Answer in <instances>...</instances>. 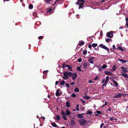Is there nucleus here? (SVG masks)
Masks as SVG:
<instances>
[{"instance_id": "63", "label": "nucleus", "mask_w": 128, "mask_h": 128, "mask_svg": "<svg viewBox=\"0 0 128 128\" xmlns=\"http://www.w3.org/2000/svg\"><path fill=\"white\" fill-rule=\"evenodd\" d=\"M41 118L43 120H44L45 119V118L44 117L41 116Z\"/></svg>"}, {"instance_id": "29", "label": "nucleus", "mask_w": 128, "mask_h": 128, "mask_svg": "<svg viewBox=\"0 0 128 128\" xmlns=\"http://www.w3.org/2000/svg\"><path fill=\"white\" fill-rule=\"evenodd\" d=\"M52 10V9L51 8H50V7H49V8L48 9L47 12H48V13H50V12Z\"/></svg>"}, {"instance_id": "23", "label": "nucleus", "mask_w": 128, "mask_h": 128, "mask_svg": "<svg viewBox=\"0 0 128 128\" xmlns=\"http://www.w3.org/2000/svg\"><path fill=\"white\" fill-rule=\"evenodd\" d=\"M116 66L115 65H114L113 66V68H112V70H112L113 71H114L116 69Z\"/></svg>"}, {"instance_id": "27", "label": "nucleus", "mask_w": 128, "mask_h": 128, "mask_svg": "<svg viewBox=\"0 0 128 128\" xmlns=\"http://www.w3.org/2000/svg\"><path fill=\"white\" fill-rule=\"evenodd\" d=\"M126 25L128 28V19L127 18H126Z\"/></svg>"}, {"instance_id": "28", "label": "nucleus", "mask_w": 128, "mask_h": 128, "mask_svg": "<svg viewBox=\"0 0 128 128\" xmlns=\"http://www.w3.org/2000/svg\"><path fill=\"white\" fill-rule=\"evenodd\" d=\"M107 67V66L106 64H104L102 65V68H106Z\"/></svg>"}, {"instance_id": "57", "label": "nucleus", "mask_w": 128, "mask_h": 128, "mask_svg": "<svg viewBox=\"0 0 128 128\" xmlns=\"http://www.w3.org/2000/svg\"><path fill=\"white\" fill-rule=\"evenodd\" d=\"M112 47L113 49V50H114L115 49V46L114 45L112 46Z\"/></svg>"}, {"instance_id": "20", "label": "nucleus", "mask_w": 128, "mask_h": 128, "mask_svg": "<svg viewBox=\"0 0 128 128\" xmlns=\"http://www.w3.org/2000/svg\"><path fill=\"white\" fill-rule=\"evenodd\" d=\"M87 64L86 63H85L83 64L82 65V66H83V67L84 68H85L87 67Z\"/></svg>"}, {"instance_id": "42", "label": "nucleus", "mask_w": 128, "mask_h": 128, "mask_svg": "<svg viewBox=\"0 0 128 128\" xmlns=\"http://www.w3.org/2000/svg\"><path fill=\"white\" fill-rule=\"evenodd\" d=\"M79 107V105L78 104L77 106L76 107V109L77 111H78L79 110V108H78Z\"/></svg>"}, {"instance_id": "21", "label": "nucleus", "mask_w": 128, "mask_h": 128, "mask_svg": "<svg viewBox=\"0 0 128 128\" xmlns=\"http://www.w3.org/2000/svg\"><path fill=\"white\" fill-rule=\"evenodd\" d=\"M112 81L116 86H118V84L116 81L115 80H113Z\"/></svg>"}, {"instance_id": "51", "label": "nucleus", "mask_w": 128, "mask_h": 128, "mask_svg": "<svg viewBox=\"0 0 128 128\" xmlns=\"http://www.w3.org/2000/svg\"><path fill=\"white\" fill-rule=\"evenodd\" d=\"M85 98L87 99H88L90 98V97L88 96H86Z\"/></svg>"}, {"instance_id": "24", "label": "nucleus", "mask_w": 128, "mask_h": 128, "mask_svg": "<svg viewBox=\"0 0 128 128\" xmlns=\"http://www.w3.org/2000/svg\"><path fill=\"white\" fill-rule=\"evenodd\" d=\"M61 114L62 115H63L64 116H66V114L63 111H62L61 112Z\"/></svg>"}, {"instance_id": "30", "label": "nucleus", "mask_w": 128, "mask_h": 128, "mask_svg": "<svg viewBox=\"0 0 128 128\" xmlns=\"http://www.w3.org/2000/svg\"><path fill=\"white\" fill-rule=\"evenodd\" d=\"M56 118L57 120H58L60 119V117L59 115H56Z\"/></svg>"}, {"instance_id": "44", "label": "nucleus", "mask_w": 128, "mask_h": 128, "mask_svg": "<svg viewBox=\"0 0 128 128\" xmlns=\"http://www.w3.org/2000/svg\"><path fill=\"white\" fill-rule=\"evenodd\" d=\"M98 66L99 67V68L98 69V70L100 72L102 70V68L100 67L99 66Z\"/></svg>"}, {"instance_id": "47", "label": "nucleus", "mask_w": 128, "mask_h": 128, "mask_svg": "<svg viewBox=\"0 0 128 128\" xmlns=\"http://www.w3.org/2000/svg\"><path fill=\"white\" fill-rule=\"evenodd\" d=\"M66 116H63V118L65 120H67V119Z\"/></svg>"}, {"instance_id": "53", "label": "nucleus", "mask_w": 128, "mask_h": 128, "mask_svg": "<svg viewBox=\"0 0 128 128\" xmlns=\"http://www.w3.org/2000/svg\"><path fill=\"white\" fill-rule=\"evenodd\" d=\"M98 76H97L95 78L94 80H98Z\"/></svg>"}, {"instance_id": "33", "label": "nucleus", "mask_w": 128, "mask_h": 128, "mask_svg": "<svg viewBox=\"0 0 128 128\" xmlns=\"http://www.w3.org/2000/svg\"><path fill=\"white\" fill-rule=\"evenodd\" d=\"M66 106L68 107H69L70 106V103L69 102H66Z\"/></svg>"}, {"instance_id": "50", "label": "nucleus", "mask_w": 128, "mask_h": 128, "mask_svg": "<svg viewBox=\"0 0 128 128\" xmlns=\"http://www.w3.org/2000/svg\"><path fill=\"white\" fill-rule=\"evenodd\" d=\"M43 38V36H39L38 37V39H42Z\"/></svg>"}, {"instance_id": "54", "label": "nucleus", "mask_w": 128, "mask_h": 128, "mask_svg": "<svg viewBox=\"0 0 128 128\" xmlns=\"http://www.w3.org/2000/svg\"><path fill=\"white\" fill-rule=\"evenodd\" d=\"M48 72V70H46L44 71L43 72V73L44 74V73H47Z\"/></svg>"}, {"instance_id": "14", "label": "nucleus", "mask_w": 128, "mask_h": 128, "mask_svg": "<svg viewBox=\"0 0 128 128\" xmlns=\"http://www.w3.org/2000/svg\"><path fill=\"white\" fill-rule=\"evenodd\" d=\"M66 115H67L68 116H69L70 114V112L68 109L66 110Z\"/></svg>"}, {"instance_id": "52", "label": "nucleus", "mask_w": 128, "mask_h": 128, "mask_svg": "<svg viewBox=\"0 0 128 128\" xmlns=\"http://www.w3.org/2000/svg\"><path fill=\"white\" fill-rule=\"evenodd\" d=\"M106 84V83H104L102 85V88H103V87L104 86H106V84Z\"/></svg>"}, {"instance_id": "34", "label": "nucleus", "mask_w": 128, "mask_h": 128, "mask_svg": "<svg viewBox=\"0 0 128 128\" xmlns=\"http://www.w3.org/2000/svg\"><path fill=\"white\" fill-rule=\"evenodd\" d=\"M80 45H82L84 44V42L83 41H81L80 42Z\"/></svg>"}, {"instance_id": "39", "label": "nucleus", "mask_w": 128, "mask_h": 128, "mask_svg": "<svg viewBox=\"0 0 128 128\" xmlns=\"http://www.w3.org/2000/svg\"><path fill=\"white\" fill-rule=\"evenodd\" d=\"M110 38H107L106 40V42H109L110 41Z\"/></svg>"}, {"instance_id": "3", "label": "nucleus", "mask_w": 128, "mask_h": 128, "mask_svg": "<svg viewBox=\"0 0 128 128\" xmlns=\"http://www.w3.org/2000/svg\"><path fill=\"white\" fill-rule=\"evenodd\" d=\"M77 74L75 73H74L72 74V73L70 72V77H72V80L74 81L76 79V78Z\"/></svg>"}, {"instance_id": "56", "label": "nucleus", "mask_w": 128, "mask_h": 128, "mask_svg": "<svg viewBox=\"0 0 128 128\" xmlns=\"http://www.w3.org/2000/svg\"><path fill=\"white\" fill-rule=\"evenodd\" d=\"M92 45H91V44H90L88 46V47L89 48H92Z\"/></svg>"}, {"instance_id": "25", "label": "nucleus", "mask_w": 128, "mask_h": 128, "mask_svg": "<svg viewBox=\"0 0 128 128\" xmlns=\"http://www.w3.org/2000/svg\"><path fill=\"white\" fill-rule=\"evenodd\" d=\"M92 46L93 47H95L97 46V44L96 43L93 44H92Z\"/></svg>"}, {"instance_id": "46", "label": "nucleus", "mask_w": 128, "mask_h": 128, "mask_svg": "<svg viewBox=\"0 0 128 128\" xmlns=\"http://www.w3.org/2000/svg\"><path fill=\"white\" fill-rule=\"evenodd\" d=\"M72 96L74 97H75L76 96V95L75 94H74L72 93Z\"/></svg>"}, {"instance_id": "9", "label": "nucleus", "mask_w": 128, "mask_h": 128, "mask_svg": "<svg viewBox=\"0 0 128 128\" xmlns=\"http://www.w3.org/2000/svg\"><path fill=\"white\" fill-rule=\"evenodd\" d=\"M121 68L122 70L125 72H128L127 68H125L124 66H122L121 67Z\"/></svg>"}, {"instance_id": "11", "label": "nucleus", "mask_w": 128, "mask_h": 128, "mask_svg": "<svg viewBox=\"0 0 128 128\" xmlns=\"http://www.w3.org/2000/svg\"><path fill=\"white\" fill-rule=\"evenodd\" d=\"M105 73L107 75H113V74L111 72H108L107 71H104Z\"/></svg>"}, {"instance_id": "31", "label": "nucleus", "mask_w": 128, "mask_h": 128, "mask_svg": "<svg viewBox=\"0 0 128 128\" xmlns=\"http://www.w3.org/2000/svg\"><path fill=\"white\" fill-rule=\"evenodd\" d=\"M117 48L118 49L122 51H124V50L122 49V48L121 46H119L118 47V48Z\"/></svg>"}, {"instance_id": "22", "label": "nucleus", "mask_w": 128, "mask_h": 128, "mask_svg": "<svg viewBox=\"0 0 128 128\" xmlns=\"http://www.w3.org/2000/svg\"><path fill=\"white\" fill-rule=\"evenodd\" d=\"M74 91L75 92H78L79 91V89H78V88H77V87H76L75 88V89L74 90Z\"/></svg>"}, {"instance_id": "43", "label": "nucleus", "mask_w": 128, "mask_h": 128, "mask_svg": "<svg viewBox=\"0 0 128 128\" xmlns=\"http://www.w3.org/2000/svg\"><path fill=\"white\" fill-rule=\"evenodd\" d=\"M50 0H45L47 4H48Z\"/></svg>"}, {"instance_id": "38", "label": "nucleus", "mask_w": 128, "mask_h": 128, "mask_svg": "<svg viewBox=\"0 0 128 128\" xmlns=\"http://www.w3.org/2000/svg\"><path fill=\"white\" fill-rule=\"evenodd\" d=\"M52 125L54 126V127H56L57 126V125L55 123H52Z\"/></svg>"}, {"instance_id": "61", "label": "nucleus", "mask_w": 128, "mask_h": 128, "mask_svg": "<svg viewBox=\"0 0 128 128\" xmlns=\"http://www.w3.org/2000/svg\"><path fill=\"white\" fill-rule=\"evenodd\" d=\"M58 83V81H56L55 83V84L56 85H57Z\"/></svg>"}, {"instance_id": "6", "label": "nucleus", "mask_w": 128, "mask_h": 128, "mask_svg": "<svg viewBox=\"0 0 128 128\" xmlns=\"http://www.w3.org/2000/svg\"><path fill=\"white\" fill-rule=\"evenodd\" d=\"M109 76H107L106 77V79H104L102 80V83H103L105 82V83H106L107 84L108 82L109 81Z\"/></svg>"}, {"instance_id": "19", "label": "nucleus", "mask_w": 128, "mask_h": 128, "mask_svg": "<svg viewBox=\"0 0 128 128\" xmlns=\"http://www.w3.org/2000/svg\"><path fill=\"white\" fill-rule=\"evenodd\" d=\"M78 117L80 118H83V116L82 114H79L78 116Z\"/></svg>"}, {"instance_id": "45", "label": "nucleus", "mask_w": 128, "mask_h": 128, "mask_svg": "<svg viewBox=\"0 0 128 128\" xmlns=\"http://www.w3.org/2000/svg\"><path fill=\"white\" fill-rule=\"evenodd\" d=\"M93 82V81L91 80H89L88 81V82L90 84L92 83Z\"/></svg>"}, {"instance_id": "41", "label": "nucleus", "mask_w": 128, "mask_h": 128, "mask_svg": "<svg viewBox=\"0 0 128 128\" xmlns=\"http://www.w3.org/2000/svg\"><path fill=\"white\" fill-rule=\"evenodd\" d=\"M66 66L64 64H63L62 65V68H65Z\"/></svg>"}, {"instance_id": "13", "label": "nucleus", "mask_w": 128, "mask_h": 128, "mask_svg": "<svg viewBox=\"0 0 128 128\" xmlns=\"http://www.w3.org/2000/svg\"><path fill=\"white\" fill-rule=\"evenodd\" d=\"M66 66L68 68V70L72 71V68L70 66L66 64Z\"/></svg>"}, {"instance_id": "58", "label": "nucleus", "mask_w": 128, "mask_h": 128, "mask_svg": "<svg viewBox=\"0 0 128 128\" xmlns=\"http://www.w3.org/2000/svg\"><path fill=\"white\" fill-rule=\"evenodd\" d=\"M104 125V124L103 123H102L101 124L100 126V128H101Z\"/></svg>"}, {"instance_id": "12", "label": "nucleus", "mask_w": 128, "mask_h": 128, "mask_svg": "<svg viewBox=\"0 0 128 128\" xmlns=\"http://www.w3.org/2000/svg\"><path fill=\"white\" fill-rule=\"evenodd\" d=\"M60 91V90L58 89L57 90L56 92V96H58L60 94L59 92Z\"/></svg>"}, {"instance_id": "40", "label": "nucleus", "mask_w": 128, "mask_h": 128, "mask_svg": "<svg viewBox=\"0 0 128 128\" xmlns=\"http://www.w3.org/2000/svg\"><path fill=\"white\" fill-rule=\"evenodd\" d=\"M78 61L79 62H81L82 61V58H79V59H78Z\"/></svg>"}, {"instance_id": "37", "label": "nucleus", "mask_w": 128, "mask_h": 128, "mask_svg": "<svg viewBox=\"0 0 128 128\" xmlns=\"http://www.w3.org/2000/svg\"><path fill=\"white\" fill-rule=\"evenodd\" d=\"M87 52L86 50H84L83 51V54L84 55H86V54Z\"/></svg>"}, {"instance_id": "7", "label": "nucleus", "mask_w": 128, "mask_h": 128, "mask_svg": "<svg viewBox=\"0 0 128 128\" xmlns=\"http://www.w3.org/2000/svg\"><path fill=\"white\" fill-rule=\"evenodd\" d=\"M94 60V57H89L88 58V60L89 62L92 64H93L94 62L92 60Z\"/></svg>"}, {"instance_id": "1", "label": "nucleus", "mask_w": 128, "mask_h": 128, "mask_svg": "<svg viewBox=\"0 0 128 128\" xmlns=\"http://www.w3.org/2000/svg\"><path fill=\"white\" fill-rule=\"evenodd\" d=\"M70 72L68 71L64 72L63 74V78L64 80H66L68 78V76H70Z\"/></svg>"}, {"instance_id": "55", "label": "nucleus", "mask_w": 128, "mask_h": 128, "mask_svg": "<svg viewBox=\"0 0 128 128\" xmlns=\"http://www.w3.org/2000/svg\"><path fill=\"white\" fill-rule=\"evenodd\" d=\"M110 120L111 121H112L114 120V118L112 117H111L110 118Z\"/></svg>"}, {"instance_id": "49", "label": "nucleus", "mask_w": 128, "mask_h": 128, "mask_svg": "<svg viewBox=\"0 0 128 128\" xmlns=\"http://www.w3.org/2000/svg\"><path fill=\"white\" fill-rule=\"evenodd\" d=\"M65 85L68 88L69 87V84H68L66 83L65 84Z\"/></svg>"}, {"instance_id": "16", "label": "nucleus", "mask_w": 128, "mask_h": 128, "mask_svg": "<svg viewBox=\"0 0 128 128\" xmlns=\"http://www.w3.org/2000/svg\"><path fill=\"white\" fill-rule=\"evenodd\" d=\"M71 124L72 126H74L75 125L76 123L73 120H72L71 121Z\"/></svg>"}, {"instance_id": "60", "label": "nucleus", "mask_w": 128, "mask_h": 128, "mask_svg": "<svg viewBox=\"0 0 128 128\" xmlns=\"http://www.w3.org/2000/svg\"><path fill=\"white\" fill-rule=\"evenodd\" d=\"M79 0V2H84V0Z\"/></svg>"}, {"instance_id": "62", "label": "nucleus", "mask_w": 128, "mask_h": 128, "mask_svg": "<svg viewBox=\"0 0 128 128\" xmlns=\"http://www.w3.org/2000/svg\"><path fill=\"white\" fill-rule=\"evenodd\" d=\"M79 2L78 1L76 3V4L77 5H78L79 4Z\"/></svg>"}, {"instance_id": "10", "label": "nucleus", "mask_w": 128, "mask_h": 128, "mask_svg": "<svg viewBox=\"0 0 128 128\" xmlns=\"http://www.w3.org/2000/svg\"><path fill=\"white\" fill-rule=\"evenodd\" d=\"M121 76H122L125 77L126 78H128V75L125 73L122 72L121 73V74H120Z\"/></svg>"}, {"instance_id": "36", "label": "nucleus", "mask_w": 128, "mask_h": 128, "mask_svg": "<svg viewBox=\"0 0 128 128\" xmlns=\"http://www.w3.org/2000/svg\"><path fill=\"white\" fill-rule=\"evenodd\" d=\"M33 6L32 4H30L29 6V8L30 9H32L33 8Z\"/></svg>"}, {"instance_id": "2", "label": "nucleus", "mask_w": 128, "mask_h": 128, "mask_svg": "<svg viewBox=\"0 0 128 128\" xmlns=\"http://www.w3.org/2000/svg\"><path fill=\"white\" fill-rule=\"evenodd\" d=\"M81 126H84L87 122L86 120L84 119H81L78 120Z\"/></svg>"}, {"instance_id": "35", "label": "nucleus", "mask_w": 128, "mask_h": 128, "mask_svg": "<svg viewBox=\"0 0 128 128\" xmlns=\"http://www.w3.org/2000/svg\"><path fill=\"white\" fill-rule=\"evenodd\" d=\"M77 70H78L80 71H82V70H81V66H80V67H78L77 68Z\"/></svg>"}, {"instance_id": "4", "label": "nucleus", "mask_w": 128, "mask_h": 128, "mask_svg": "<svg viewBox=\"0 0 128 128\" xmlns=\"http://www.w3.org/2000/svg\"><path fill=\"white\" fill-rule=\"evenodd\" d=\"M99 46L100 48H103L107 50L109 52V48H107L106 46L103 44H102L99 45Z\"/></svg>"}, {"instance_id": "8", "label": "nucleus", "mask_w": 128, "mask_h": 128, "mask_svg": "<svg viewBox=\"0 0 128 128\" xmlns=\"http://www.w3.org/2000/svg\"><path fill=\"white\" fill-rule=\"evenodd\" d=\"M124 94H122L118 93L115 95L114 96V97L116 98H120L122 95H123V96H124Z\"/></svg>"}, {"instance_id": "17", "label": "nucleus", "mask_w": 128, "mask_h": 128, "mask_svg": "<svg viewBox=\"0 0 128 128\" xmlns=\"http://www.w3.org/2000/svg\"><path fill=\"white\" fill-rule=\"evenodd\" d=\"M102 102L103 103H104V102H105V104H104L102 105V107H103L104 106H106V105L108 103L107 102H106V101H105L104 100H102Z\"/></svg>"}, {"instance_id": "15", "label": "nucleus", "mask_w": 128, "mask_h": 128, "mask_svg": "<svg viewBox=\"0 0 128 128\" xmlns=\"http://www.w3.org/2000/svg\"><path fill=\"white\" fill-rule=\"evenodd\" d=\"M84 2H82L81 4H80L79 6V7L78 8V9H80L81 8H82V6L84 4Z\"/></svg>"}, {"instance_id": "59", "label": "nucleus", "mask_w": 128, "mask_h": 128, "mask_svg": "<svg viewBox=\"0 0 128 128\" xmlns=\"http://www.w3.org/2000/svg\"><path fill=\"white\" fill-rule=\"evenodd\" d=\"M74 84V82H72V83H71L70 84L72 85H73Z\"/></svg>"}, {"instance_id": "48", "label": "nucleus", "mask_w": 128, "mask_h": 128, "mask_svg": "<svg viewBox=\"0 0 128 128\" xmlns=\"http://www.w3.org/2000/svg\"><path fill=\"white\" fill-rule=\"evenodd\" d=\"M87 113L88 114H91L92 113V112H90L89 111H88L87 112Z\"/></svg>"}, {"instance_id": "5", "label": "nucleus", "mask_w": 128, "mask_h": 128, "mask_svg": "<svg viewBox=\"0 0 128 128\" xmlns=\"http://www.w3.org/2000/svg\"><path fill=\"white\" fill-rule=\"evenodd\" d=\"M113 36V32H108L106 34V36L109 38H112Z\"/></svg>"}, {"instance_id": "32", "label": "nucleus", "mask_w": 128, "mask_h": 128, "mask_svg": "<svg viewBox=\"0 0 128 128\" xmlns=\"http://www.w3.org/2000/svg\"><path fill=\"white\" fill-rule=\"evenodd\" d=\"M96 113L98 114H100L101 113V112L100 111H96ZM96 116H98V114H95Z\"/></svg>"}, {"instance_id": "18", "label": "nucleus", "mask_w": 128, "mask_h": 128, "mask_svg": "<svg viewBox=\"0 0 128 128\" xmlns=\"http://www.w3.org/2000/svg\"><path fill=\"white\" fill-rule=\"evenodd\" d=\"M119 60L120 62H122L123 63H124L125 62H127V61H126L124 60L123 59H120Z\"/></svg>"}, {"instance_id": "26", "label": "nucleus", "mask_w": 128, "mask_h": 128, "mask_svg": "<svg viewBox=\"0 0 128 128\" xmlns=\"http://www.w3.org/2000/svg\"><path fill=\"white\" fill-rule=\"evenodd\" d=\"M65 82L64 80H62L61 81L60 84L62 85H64L65 83Z\"/></svg>"}, {"instance_id": "64", "label": "nucleus", "mask_w": 128, "mask_h": 128, "mask_svg": "<svg viewBox=\"0 0 128 128\" xmlns=\"http://www.w3.org/2000/svg\"><path fill=\"white\" fill-rule=\"evenodd\" d=\"M110 109H111V108H109L108 109V110H109V111H111Z\"/></svg>"}]
</instances>
